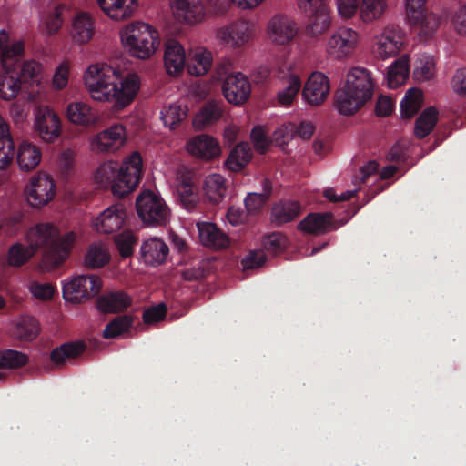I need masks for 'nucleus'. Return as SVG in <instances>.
<instances>
[{
    "mask_svg": "<svg viewBox=\"0 0 466 466\" xmlns=\"http://www.w3.org/2000/svg\"><path fill=\"white\" fill-rule=\"evenodd\" d=\"M83 84L94 102L109 104L115 111H122L138 96L142 77L136 71H126L106 62H96L85 69Z\"/></svg>",
    "mask_w": 466,
    "mask_h": 466,
    "instance_id": "f257e3e1",
    "label": "nucleus"
},
{
    "mask_svg": "<svg viewBox=\"0 0 466 466\" xmlns=\"http://www.w3.org/2000/svg\"><path fill=\"white\" fill-rule=\"evenodd\" d=\"M266 33L268 40L278 46L292 42L298 35L296 23L286 15H274L267 24Z\"/></svg>",
    "mask_w": 466,
    "mask_h": 466,
    "instance_id": "dca6fc26",
    "label": "nucleus"
},
{
    "mask_svg": "<svg viewBox=\"0 0 466 466\" xmlns=\"http://www.w3.org/2000/svg\"><path fill=\"white\" fill-rule=\"evenodd\" d=\"M188 106L186 104L173 102L165 106L160 111V120L163 126L169 130H176L187 118Z\"/></svg>",
    "mask_w": 466,
    "mask_h": 466,
    "instance_id": "e433bc0d",
    "label": "nucleus"
},
{
    "mask_svg": "<svg viewBox=\"0 0 466 466\" xmlns=\"http://www.w3.org/2000/svg\"><path fill=\"white\" fill-rule=\"evenodd\" d=\"M57 186L55 178L46 171H38L31 176L25 185L24 197L27 205L41 209L56 197Z\"/></svg>",
    "mask_w": 466,
    "mask_h": 466,
    "instance_id": "0eeeda50",
    "label": "nucleus"
},
{
    "mask_svg": "<svg viewBox=\"0 0 466 466\" xmlns=\"http://www.w3.org/2000/svg\"><path fill=\"white\" fill-rule=\"evenodd\" d=\"M440 25V17L433 13H426L421 15L420 21L409 24L410 26L416 27L419 38L424 42L435 35Z\"/></svg>",
    "mask_w": 466,
    "mask_h": 466,
    "instance_id": "37998d69",
    "label": "nucleus"
},
{
    "mask_svg": "<svg viewBox=\"0 0 466 466\" xmlns=\"http://www.w3.org/2000/svg\"><path fill=\"white\" fill-rule=\"evenodd\" d=\"M57 239V227L52 223H39L26 233L25 240L34 251L44 249V256L51 252Z\"/></svg>",
    "mask_w": 466,
    "mask_h": 466,
    "instance_id": "6ab92c4d",
    "label": "nucleus"
},
{
    "mask_svg": "<svg viewBox=\"0 0 466 466\" xmlns=\"http://www.w3.org/2000/svg\"><path fill=\"white\" fill-rule=\"evenodd\" d=\"M110 260V254L106 244L96 242L87 248L85 264L90 268H99Z\"/></svg>",
    "mask_w": 466,
    "mask_h": 466,
    "instance_id": "de8ad7c7",
    "label": "nucleus"
},
{
    "mask_svg": "<svg viewBox=\"0 0 466 466\" xmlns=\"http://www.w3.org/2000/svg\"><path fill=\"white\" fill-rule=\"evenodd\" d=\"M198 238L201 244L213 250H222L230 245L228 236L212 222H198Z\"/></svg>",
    "mask_w": 466,
    "mask_h": 466,
    "instance_id": "a878e982",
    "label": "nucleus"
},
{
    "mask_svg": "<svg viewBox=\"0 0 466 466\" xmlns=\"http://www.w3.org/2000/svg\"><path fill=\"white\" fill-rule=\"evenodd\" d=\"M86 350L84 342L65 343L54 349L50 353V360L56 365H61L66 359L76 358Z\"/></svg>",
    "mask_w": 466,
    "mask_h": 466,
    "instance_id": "603ef678",
    "label": "nucleus"
},
{
    "mask_svg": "<svg viewBox=\"0 0 466 466\" xmlns=\"http://www.w3.org/2000/svg\"><path fill=\"white\" fill-rule=\"evenodd\" d=\"M22 88L19 77L5 70L0 74V99L11 101L17 97Z\"/></svg>",
    "mask_w": 466,
    "mask_h": 466,
    "instance_id": "49530a36",
    "label": "nucleus"
},
{
    "mask_svg": "<svg viewBox=\"0 0 466 466\" xmlns=\"http://www.w3.org/2000/svg\"><path fill=\"white\" fill-rule=\"evenodd\" d=\"M423 104V92L419 87L409 88L400 101V116L410 119L417 114Z\"/></svg>",
    "mask_w": 466,
    "mask_h": 466,
    "instance_id": "a19ab883",
    "label": "nucleus"
},
{
    "mask_svg": "<svg viewBox=\"0 0 466 466\" xmlns=\"http://www.w3.org/2000/svg\"><path fill=\"white\" fill-rule=\"evenodd\" d=\"M451 25L458 35L466 36V5L460 6L453 14Z\"/></svg>",
    "mask_w": 466,
    "mask_h": 466,
    "instance_id": "774afa93",
    "label": "nucleus"
},
{
    "mask_svg": "<svg viewBox=\"0 0 466 466\" xmlns=\"http://www.w3.org/2000/svg\"><path fill=\"white\" fill-rule=\"evenodd\" d=\"M301 208L298 201L279 202L272 208V218L278 224L287 223L296 218Z\"/></svg>",
    "mask_w": 466,
    "mask_h": 466,
    "instance_id": "3c124183",
    "label": "nucleus"
},
{
    "mask_svg": "<svg viewBox=\"0 0 466 466\" xmlns=\"http://www.w3.org/2000/svg\"><path fill=\"white\" fill-rule=\"evenodd\" d=\"M438 115V110L433 106H430L421 112L415 122L414 134L416 137L423 138L432 131L437 123Z\"/></svg>",
    "mask_w": 466,
    "mask_h": 466,
    "instance_id": "8fccbe9b",
    "label": "nucleus"
},
{
    "mask_svg": "<svg viewBox=\"0 0 466 466\" xmlns=\"http://www.w3.org/2000/svg\"><path fill=\"white\" fill-rule=\"evenodd\" d=\"M253 34L252 25L246 20H238L217 31L219 41L230 47H240L248 43Z\"/></svg>",
    "mask_w": 466,
    "mask_h": 466,
    "instance_id": "412c9836",
    "label": "nucleus"
},
{
    "mask_svg": "<svg viewBox=\"0 0 466 466\" xmlns=\"http://www.w3.org/2000/svg\"><path fill=\"white\" fill-rule=\"evenodd\" d=\"M122 48L131 57L140 60L151 58L160 46L158 31L150 24L133 21L119 29Z\"/></svg>",
    "mask_w": 466,
    "mask_h": 466,
    "instance_id": "7ed1b4c3",
    "label": "nucleus"
},
{
    "mask_svg": "<svg viewBox=\"0 0 466 466\" xmlns=\"http://www.w3.org/2000/svg\"><path fill=\"white\" fill-rule=\"evenodd\" d=\"M25 55V42L23 40L15 41L8 45L0 54L1 63L4 69L7 70L14 63Z\"/></svg>",
    "mask_w": 466,
    "mask_h": 466,
    "instance_id": "052dcab7",
    "label": "nucleus"
},
{
    "mask_svg": "<svg viewBox=\"0 0 466 466\" xmlns=\"http://www.w3.org/2000/svg\"><path fill=\"white\" fill-rule=\"evenodd\" d=\"M410 56L404 54L387 67L385 79L390 88H397L407 81L410 76Z\"/></svg>",
    "mask_w": 466,
    "mask_h": 466,
    "instance_id": "473e14b6",
    "label": "nucleus"
},
{
    "mask_svg": "<svg viewBox=\"0 0 466 466\" xmlns=\"http://www.w3.org/2000/svg\"><path fill=\"white\" fill-rule=\"evenodd\" d=\"M134 323L132 315L124 314L113 319L105 328L103 337L105 339H114L129 330Z\"/></svg>",
    "mask_w": 466,
    "mask_h": 466,
    "instance_id": "6e6d98bb",
    "label": "nucleus"
},
{
    "mask_svg": "<svg viewBox=\"0 0 466 466\" xmlns=\"http://www.w3.org/2000/svg\"><path fill=\"white\" fill-rule=\"evenodd\" d=\"M427 12V0H403V17L407 25L420 21Z\"/></svg>",
    "mask_w": 466,
    "mask_h": 466,
    "instance_id": "4d7b16f0",
    "label": "nucleus"
},
{
    "mask_svg": "<svg viewBox=\"0 0 466 466\" xmlns=\"http://www.w3.org/2000/svg\"><path fill=\"white\" fill-rule=\"evenodd\" d=\"M283 86L277 94L278 102L282 106L293 103L301 88V79L296 73H289L282 79Z\"/></svg>",
    "mask_w": 466,
    "mask_h": 466,
    "instance_id": "79ce46f5",
    "label": "nucleus"
},
{
    "mask_svg": "<svg viewBox=\"0 0 466 466\" xmlns=\"http://www.w3.org/2000/svg\"><path fill=\"white\" fill-rule=\"evenodd\" d=\"M42 160L41 148L28 141L22 142L17 148L16 161L20 170L29 172L35 169Z\"/></svg>",
    "mask_w": 466,
    "mask_h": 466,
    "instance_id": "f704fd0d",
    "label": "nucleus"
},
{
    "mask_svg": "<svg viewBox=\"0 0 466 466\" xmlns=\"http://www.w3.org/2000/svg\"><path fill=\"white\" fill-rule=\"evenodd\" d=\"M99 8L112 21L122 22L134 16L138 0H96Z\"/></svg>",
    "mask_w": 466,
    "mask_h": 466,
    "instance_id": "393cba45",
    "label": "nucleus"
},
{
    "mask_svg": "<svg viewBox=\"0 0 466 466\" xmlns=\"http://www.w3.org/2000/svg\"><path fill=\"white\" fill-rule=\"evenodd\" d=\"M167 313V307L164 302L153 305L143 312V321L147 325L157 324L165 319Z\"/></svg>",
    "mask_w": 466,
    "mask_h": 466,
    "instance_id": "69168bd1",
    "label": "nucleus"
},
{
    "mask_svg": "<svg viewBox=\"0 0 466 466\" xmlns=\"http://www.w3.org/2000/svg\"><path fill=\"white\" fill-rule=\"evenodd\" d=\"M213 56L210 51L203 46L192 48L187 66V73L194 76H205L212 67Z\"/></svg>",
    "mask_w": 466,
    "mask_h": 466,
    "instance_id": "72a5a7b5",
    "label": "nucleus"
},
{
    "mask_svg": "<svg viewBox=\"0 0 466 466\" xmlns=\"http://www.w3.org/2000/svg\"><path fill=\"white\" fill-rule=\"evenodd\" d=\"M169 180L176 190L180 205L188 211L193 210L199 198L191 174L184 168H177Z\"/></svg>",
    "mask_w": 466,
    "mask_h": 466,
    "instance_id": "2eb2a0df",
    "label": "nucleus"
},
{
    "mask_svg": "<svg viewBox=\"0 0 466 466\" xmlns=\"http://www.w3.org/2000/svg\"><path fill=\"white\" fill-rule=\"evenodd\" d=\"M163 60L167 73L171 76H178L185 69V48L177 40L167 41L164 46Z\"/></svg>",
    "mask_w": 466,
    "mask_h": 466,
    "instance_id": "cd10ccee",
    "label": "nucleus"
},
{
    "mask_svg": "<svg viewBox=\"0 0 466 466\" xmlns=\"http://www.w3.org/2000/svg\"><path fill=\"white\" fill-rule=\"evenodd\" d=\"M437 60L431 55L423 54L416 61L413 75L418 82H426L435 77Z\"/></svg>",
    "mask_w": 466,
    "mask_h": 466,
    "instance_id": "c03bdc74",
    "label": "nucleus"
},
{
    "mask_svg": "<svg viewBox=\"0 0 466 466\" xmlns=\"http://www.w3.org/2000/svg\"><path fill=\"white\" fill-rule=\"evenodd\" d=\"M95 35V18L85 11L76 13L70 21L69 36L79 46L89 43Z\"/></svg>",
    "mask_w": 466,
    "mask_h": 466,
    "instance_id": "4be33fe9",
    "label": "nucleus"
},
{
    "mask_svg": "<svg viewBox=\"0 0 466 466\" xmlns=\"http://www.w3.org/2000/svg\"><path fill=\"white\" fill-rule=\"evenodd\" d=\"M132 303V299L127 293H103L96 301V309L105 314L116 313L127 309Z\"/></svg>",
    "mask_w": 466,
    "mask_h": 466,
    "instance_id": "4c0bfd02",
    "label": "nucleus"
},
{
    "mask_svg": "<svg viewBox=\"0 0 466 466\" xmlns=\"http://www.w3.org/2000/svg\"><path fill=\"white\" fill-rule=\"evenodd\" d=\"M117 161L108 159L103 161L94 171L92 179L93 182L99 187H106L112 185L114 178L116 176Z\"/></svg>",
    "mask_w": 466,
    "mask_h": 466,
    "instance_id": "09e8293b",
    "label": "nucleus"
},
{
    "mask_svg": "<svg viewBox=\"0 0 466 466\" xmlns=\"http://www.w3.org/2000/svg\"><path fill=\"white\" fill-rule=\"evenodd\" d=\"M168 6L172 18L180 25H193L201 23L206 16L201 0H168Z\"/></svg>",
    "mask_w": 466,
    "mask_h": 466,
    "instance_id": "ddd939ff",
    "label": "nucleus"
},
{
    "mask_svg": "<svg viewBox=\"0 0 466 466\" xmlns=\"http://www.w3.org/2000/svg\"><path fill=\"white\" fill-rule=\"evenodd\" d=\"M266 135V127L261 125L255 126L250 133V138L254 147L260 154H264L268 149L271 143L267 138Z\"/></svg>",
    "mask_w": 466,
    "mask_h": 466,
    "instance_id": "338daca9",
    "label": "nucleus"
},
{
    "mask_svg": "<svg viewBox=\"0 0 466 466\" xmlns=\"http://www.w3.org/2000/svg\"><path fill=\"white\" fill-rule=\"evenodd\" d=\"M203 198L212 204L221 203L227 196V179L218 173L208 175L202 185Z\"/></svg>",
    "mask_w": 466,
    "mask_h": 466,
    "instance_id": "c85d7f7f",
    "label": "nucleus"
},
{
    "mask_svg": "<svg viewBox=\"0 0 466 466\" xmlns=\"http://www.w3.org/2000/svg\"><path fill=\"white\" fill-rule=\"evenodd\" d=\"M46 78V66L36 59H26L20 66L19 79L28 89L37 87V90H28L25 99L29 102L36 101L41 96L40 88L43 87Z\"/></svg>",
    "mask_w": 466,
    "mask_h": 466,
    "instance_id": "f8f14e48",
    "label": "nucleus"
},
{
    "mask_svg": "<svg viewBox=\"0 0 466 466\" xmlns=\"http://www.w3.org/2000/svg\"><path fill=\"white\" fill-rule=\"evenodd\" d=\"M33 130L42 142L54 143L62 135V119L50 106H37L34 109Z\"/></svg>",
    "mask_w": 466,
    "mask_h": 466,
    "instance_id": "9d476101",
    "label": "nucleus"
},
{
    "mask_svg": "<svg viewBox=\"0 0 466 466\" xmlns=\"http://www.w3.org/2000/svg\"><path fill=\"white\" fill-rule=\"evenodd\" d=\"M222 101L209 100L195 114L192 127L197 131L207 129L218 123L224 114Z\"/></svg>",
    "mask_w": 466,
    "mask_h": 466,
    "instance_id": "bb28decb",
    "label": "nucleus"
},
{
    "mask_svg": "<svg viewBox=\"0 0 466 466\" xmlns=\"http://www.w3.org/2000/svg\"><path fill=\"white\" fill-rule=\"evenodd\" d=\"M405 34L394 25H387L372 40V54L380 60H388L397 56L405 47Z\"/></svg>",
    "mask_w": 466,
    "mask_h": 466,
    "instance_id": "1a4fd4ad",
    "label": "nucleus"
},
{
    "mask_svg": "<svg viewBox=\"0 0 466 466\" xmlns=\"http://www.w3.org/2000/svg\"><path fill=\"white\" fill-rule=\"evenodd\" d=\"M309 15L306 32L310 37H319L326 34L331 25V17L327 6L307 13Z\"/></svg>",
    "mask_w": 466,
    "mask_h": 466,
    "instance_id": "58836bf2",
    "label": "nucleus"
},
{
    "mask_svg": "<svg viewBox=\"0 0 466 466\" xmlns=\"http://www.w3.org/2000/svg\"><path fill=\"white\" fill-rule=\"evenodd\" d=\"M143 172V158L138 151L126 156L119 167L112 185V193L117 198H123L133 192L138 186Z\"/></svg>",
    "mask_w": 466,
    "mask_h": 466,
    "instance_id": "423d86ee",
    "label": "nucleus"
},
{
    "mask_svg": "<svg viewBox=\"0 0 466 466\" xmlns=\"http://www.w3.org/2000/svg\"><path fill=\"white\" fill-rule=\"evenodd\" d=\"M65 116L69 123L82 127H96L101 120L96 110L83 100L69 102L65 108Z\"/></svg>",
    "mask_w": 466,
    "mask_h": 466,
    "instance_id": "a211bd4d",
    "label": "nucleus"
},
{
    "mask_svg": "<svg viewBox=\"0 0 466 466\" xmlns=\"http://www.w3.org/2000/svg\"><path fill=\"white\" fill-rule=\"evenodd\" d=\"M126 220L122 205H112L102 211L93 221V228L98 233L110 234L120 229Z\"/></svg>",
    "mask_w": 466,
    "mask_h": 466,
    "instance_id": "5701e85b",
    "label": "nucleus"
},
{
    "mask_svg": "<svg viewBox=\"0 0 466 466\" xmlns=\"http://www.w3.org/2000/svg\"><path fill=\"white\" fill-rule=\"evenodd\" d=\"M330 88L329 76L323 72L314 71L305 82L302 99L310 106H319L328 100Z\"/></svg>",
    "mask_w": 466,
    "mask_h": 466,
    "instance_id": "4468645a",
    "label": "nucleus"
},
{
    "mask_svg": "<svg viewBox=\"0 0 466 466\" xmlns=\"http://www.w3.org/2000/svg\"><path fill=\"white\" fill-rule=\"evenodd\" d=\"M136 210L144 225L148 227L167 226L172 211L160 194L150 189L141 191L136 198Z\"/></svg>",
    "mask_w": 466,
    "mask_h": 466,
    "instance_id": "20e7f679",
    "label": "nucleus"
},
{
    "mask_svg": "<svg viewBox=\"0 0 466 466\" xmlns=\"http://www.w3.org/2000/svg\"><path fill=\"white\" fill-rule=\"evenodd\" d=\"M137 238L130 230H124L115 238L117 249L122 257H129L132 255Z\"/></svg>",
    "mask_w": 466,
    "mask_h": 466,
    "instance_id": "0e129e2a",
    "label": "nucleus"
},
{
    "mask_svg": "<svg viewBox=\"0 0 466 466\" xmlns=\"http://www.w3.org/2000/svg\"><path fill=\"white\" fill-rule=\"evenodd\" d=\"M390 6V0H360L359 20L366 25L382 20Z\"/></svg>",
    "mask_w": 466,
    "mask_h": 466,
    "instance_id": "7c9ffc66",
    "label": "nucleus"
},
{
    "mask_svg": "<svg viewBox=\"0 0 466 466\" xmlns=\"http://www.w3.org/2000/svg\"><path fill=\"white\" fill-rule=\"evenodd\" d=\"M360 43L361 35L357 29L340 26L327 39L324 46L325 55L333 61H347L354 56Z\"/></svg>",
    "mask_w": 466,
    "mask_h": 466,
    "instance_id": "39448f33",
    "label": "nucleus"
},
{
    "mask_svg": "<svg viewBox=\"0 0 466 466\" xmlns=\"http://www.w3.org/2000/svg\"><path fill=\"white\" fill-rule=\"evenodd\" d=\"M72 62L64 59L56 65L51 78V87L55 91H63L69 83L71 75Z\"/></svg>",
    "mask_w": 466,
    "mask_h": 466,
    "instance_id": "5fc2aeb1",
    "label": "nucleus"
},
{
    "mask_svg": "<svg viewBox=\"0 0 466 466\" xmlns=\"http://www.w3.org/2000/svg\"><path fill=\"white\" fill-rule=\"evenodd\" d=\"M185 152L192 158L212 162L222 156L223 149L220 141L209 134L195 135L185 142Z\"/></svg>",
    "mask_w": 466,
    "mask_h": 466,
    "instance_id": "9b49d317",
    "label": "nucleus"
},
{
    "mask_svg": "<svg viewBox=\"0 0 466 466\" xmlns=\"http://www.w3.org/2000/svg\"><path fill=\"white\" fill-rule=\"evenodd\" d=\"M35 252L34 248L26 243L23 245L16 243L13 245L8 252V262L12 266H21L25 263Z\"/></svg>",
    "mask_w": 466,
    "mask_h": 466,
    "instance_id": "e2e57ef3",
    "label": "nucleus"
},
{
    "mask_svg": "<svg viewBox=\"0 0 466 466\" xmlns=\"http://www.w3.org/2000/svg\"><path fill=\"white\" fill-rule=\"evenodd\" d=\"M332 215L327 213H310L299 224V229L311 235L325 234L333 229Z\"/></svg>",
    "mask_w": 466,
    "mask_h": 466,
    "instance_id": "2f4dec72",
    "label": "nucleus"
},
{
    "mask_svg": "<svg viewBox=\"0 0 466 466\" xmlns=\"http://www.w3.org/2000/svg\"><path fill=\"white\" fill-rule=\"evenodd\" d=\"M226 100L234 106H242L249 98L251 86L248 77L242 73L228 75L222 86Z\"/></svg>",
    "mask_w": 466,
    "mask_h": 466,
    "instance_id": "f3484780",
    "label": "nucleus"
},
{
    "mask_svg": "<svg viewBox=\"0 0 466 466\" xmlns=\"http://www.w3.org/2000/svg\"><path fill=\"white\" fill-rule=\"evenodd\" d=\"M296 137V124L288 122L278 127L272 134V141L282 151H287L289 142Z\"/></svg>",
    "mask_w": 466,
    "mask_h": 466,
    "instance_id": "13d9d810",
    "label": "nucleus"
},
{
    "mask_svg": "<svg viewBox=\"0 0 466 466\" xmlns=\"http://www.w3.org/2000/svg\"><path fill=\"white\" fill-rule=\"evenodd\" d=\"M39 323L34 317L23 316L17 322L15 329V336L25 341L34 340L39 334Z\"/></svg>",
    "mask_w": 466,
    "mask_h": 466,
    "instance_id": "864d4df0",
    "label": "nucleus"
},
{
    "mask_svg": "<svg viewBox=\"0 0 466 466\" xmlns=\"http://www.w3.org/2000/svg\"><path fill=\"white\" fill-rule=\"evenodd\" d=\"M103 288L102 279L95 274L72 276L62 282V291H99Z\"/></svg>",
    "mask_w": 466,
    "mask_h": 466,
    "instance_id": "c9c22d12",
    "label": "nucleus"
},
{
    "mask_svg": "<svg viewBox=\"0 0 466 466\" xmlns=\"http://www.w3.org/2000/svg\"><path fill=\"white\" fill-rule=\"evenodd\" d=\"M15 141L7 121L0 116V171L8 170L14 161Z\"/></svg>",
    "mask_w": 466,
    "mask_h": 466,
    "instance_id": "c756f323",
    "label": "nucleus"
},
{
    "mask_svg": "<svg viewBox=\"0 0 466 466\" xmlns=\"http://www.w3.org/2000/svg\"><path fill=\"white\" fill-rule=\"evenodd\" d=\"M87 142L89 149L94 153L115 155L127 146L128 142V132L125 125L114 123L94 133L88 137Z\"/></svg>",
    "mask_w": 466,
    "mask_h": 466,
    "instance_id": "6e6552de",
    "label": "nucleus"
},
{
    "mask_svg": "<svg viewBox=\"0 0 466 466\" xmlns=\"http://www.w3.org/2000/svg\"><path fill=\"white\" fill-rule=\"evenodd\" d=\"M28 362V357L25 353L15 350L0 351V369H17Z\"/></svg>",
    "mask_w": 466,
    "mask_h": 466,
    "instance_id": "bf43d9fd",
    "label": "nucleus"
},
{
    "mask_svg": "<svg viewBox=\"0 0 466 466\" xmlns=\"http://www.w3.org/2000/svg\"><path fill=\"white\" fill-rule=\"evenodd\" d=\"M76 239L74 232L69 231L61 236L57 229V239L53 249L43 257L44 267L52 269L60 266L67 258Z\"/></svg>",
    "mask_w": 466,
    "mask_h": 466,
    "instance_id": "b1692460",
    "label": "nucleus"
},
{
    "mask_svg": "<svg viewBox=\"0 0 466 466\" xmlns=\"http://www.w3.org/2000/svg\"><path fill=\"white\" fill-rule=\"evenodd\" d=\"M139 254L146 266L157 268L167 261L169 247L162 238L151 237L142 241Z\"/></svg>",
    "mask_w": 466,
    "mask_h": 466,
    "instance_id": "aec40b11",
    "label": "nucleus"
},
{
    "mask_svg": "<svg viewBox=\"0 0 466 466\" xmlns=\"http://www.w3.org/2000/svg\"><path fill=\"white\" fill-rule=\"evenodd\" d=\"M64 9V5H56L53 9L52 13L43 16L38 25L39 33L41 35L51 36L60 31L63 25L62 13Z\"/></svg>",
    "mask_w": 466,
    "mask_h": 466,
    "instance_id": "a18cd8bd",
    "label": "nucleus"
},
{
    "mask_svg": "<svg viewBox=\"0 0 466 466\" xmlns=\"http://www.w3.org/2000/svg\"><path fill=\"white\" fill-rule=\"evenodd\" d=\"M252 152L248 143L237 144L225 160L226 167L233 172L241 171L251 160Z\"/></svg>",
    "mask_w": 466,
    "mask_h": 466,
    "instance_id": "ea45409f",
    "label": "nucleus"
},
{
    "mask_svg": "<svg viewBox=\"0 0 466 466\" xmlns=\"http://www.w3.org/2000/svg\"><path fill=\"white\" fill-rule=\"evenodd\" d=\"M336 10L339 18L343 21H350L359 17L360 0H335Z\"/></svg>",
    "mask_w": 466,
    "mask_h": 466,
    "instance_id": "680f3d73",
    "label": "nucleus"
},
{
    "mask_svg": "<svg viewBox=\"0 0 466 466\" xmlns=\"http://www.w3.org/2000/svg\"><path fill=\"white\" fill-rule=\"evenodd\" d=\"M374 81L369 70L361 66L350 68L334 96L333 106L340 116H353L373 96Z\"/></svg>",
    "mask_w": 466,
    "mask_h": 466,
    "instance_id": "f03ea898",
    "label": "nucleus"
}]
</instances>
